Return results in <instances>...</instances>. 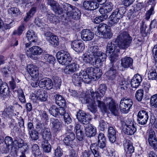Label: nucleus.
<instances>
[{"mask_svg":"<svg viewBox=\"0 0 157 157\" xmlns=\"http://www.w3.org/2000/svg\"><path fill=\"white\" fill-rule=\"evenodd\" d=\"M102 73L101 70L98 68H89L86 71L82 70L78 73H75L72 76V81L76 86H80L82 82L89 83L92 80L99 78Z\"/></svg>","mask_w":157,"mask_h":157,"instance_id":"obj_1","label":"nucleus"},{"mask_svg":"<svg viewBox=\"0 0 157 157\" xmlns=\"http://www.w3.org/2000/svg\"><path fill=\"white\" fill-rule=\"evenodd\" d=\"M132 40L127 32H122L117 37L116 41L112 40L108 42L106 47V54L109 55L111 53L119 52L120 48H127L130 46Z\"/></svg>","mask_w":157,"mask_h":157,"instance_id":"obj_2","label":"nucleus"},{"mask_svg":"<svg viewBox=\"0 0 157 157\" xmlns=\"http://www.w3.org/2000/svg\"><path fill=\"white\" fill-rule=\"evenodd\" d=\"M56 57L59 63L63 65L68 64L72 60L69 53L65 50L58 51L56 53Z\"/></svg>","mask_w":157,"mask_h":157,"instance_id":"obj_3","label":"nucleus"},{"mask_svg":"<svg viewBox=\"0 0 157 157\" xmlns=\"http://www.w3.org/2000/svg\"><path fill=\"white\" fill-rule=\"evenodd\" d=\"M63 9L64 12L66 13L67 17L70 19H76L79 18L78 14L75 11L73 12L75 7L69 4L63 3Z\"/></svg>","mask_w":157,"mask_h":157,"instance_id":"obj_4","label":"nucleus"},{"mask_svg":"<svg viewBox=\"0 0 157 157\" xmlns=\"http://www.w3.org/2000/svg\"><path fill=\"white\" fill-rule=\"evenodd\" d=\"M132 104V99L129 98L122 99L120 102L119 105L120 111L123 113H128Z\"/></svg>","mask_w":157,"mask_h":157,"instance_id":"obj_5","label":"nucleus"},{"mask_svg":"<svg viewBox=\"0 0 157 157\" xmlns=\"http://www.w3.org/2000/svg\"><path fill=\"white\" fill-rule=\"evenodd\" d=\"M42 52L43 50L40 47L37 46H34L27 51L26 54L28 57L36 59L37 58L34 56L40 55Z\"/></svg>","mask_w":157,"mask_h":157,"instance_id":"obj_6","label":"nucleus"},{"mask_svg":"<svg viewBox=\"0 0 157 157\" xmlns=\"http://www.w3.org/2000/svg\"><path fill=\"white\" fill-rule=\"evenodd\" d=\"M5 143L6 144V147H3L2 150L4 153H8L10 150V147L11 148V151L12 152L16 151L15 147L13 146V138L10 136H6L4 139Z\"/></svg>","mask_w":157,"mask_h":157,"instance_id":"obj_7","label":"nucleus"},{"mask_svg":"<svg viewBox=\"0 0 157 157\" xmlns=\"http://www.w3.org/2000/svg\"><path fill=\"white\" fill-rule=\"evenodd\" d=\"M148 141L151 147L157 151V140L155 132L152 130H150L149 132Z\"/></svg>","mask_w":157,"mask_h":157,"instance_id":"obj_8","label":"nucleus"},{"mask_svg":"<svg viewBox=\"0 0 157 157\" xmlns=\"http://www.w3.org/2000/svg\"><path fill=\"white\" fill-rule=\"evenodd\" d=\"M123 146L126 157H131L135 150L132 143L129 140L125 139L124 141Z\"/></svg>","mask_w":157,"mask_h":157,"instance_id":"obj_9","label":"nucleus"},{"mask_svg":"<svg viewBox=\"0 0 157 157\" xmlns=\"http://www.w3.org/2000/svg\"><path fill=\"white\" fill-rule=\"evenodd\" d=\"M107 89V87L105 84H101L99 87L98 91H96L94 92H91V95L92 98L94 99L97 98L100 99L101 97H102L105 94Z\"/></svg>","mask_w":157,"mask_h":157,"instance_id":"obj_10","label":"nucleus"},{"mask_svg":"<svg viewBox=\"0 0 157 157\" xmlns=\"http://www.w3.org/2000/svg\"><path fill=\"white\" fill-rule=\"evenodd\" d=\"M148 112L144 110H140L137 114V121L140 124L144 125L146 124L148 119Z\"/></svg>","mask_w":157,"mask_h":157,"instance_id":"obj_11","label":"nucleus"},{"mask_svg":"<svg viewBox=\"0 0 157 157\" xmlns=\"http://www.w3.org/2000/svg\"><path fill=\"white\" fill-rule=\"evenodd\" d=\"M76 116L78 120L83 124H89L90 119L89 116L82 110H79L77 113Z\"/></svg>","mask_w":157,"mask_h":157,"instance_id":"obj_12","label":"nucleus"},{"mask_svg":"<svg viewBox=\"0 0 157 157\" xmlns=\"http://www.w3.org/2000/svg\"><path fill=\"white\" fill-rule=\"evenodd\" d=\"M28 72L32 78H38L39 75L38 68L33 64H28L27 66Z\"/></svg>","mask_w":157,"mask_h":157,"instance_id":"obj_13","label":"nucleus"},{"mask_svg":"<svg viewBox=\"0 0 157 157\" xmlns=\"http://www.w3.org/2000/svg\"><path fill=\"white\" fill-rule=\"evenodd\" d=\"M108 79L111 81H113L116 78H120L118 75L115 67H109V70L106 73Z\"/></svg>","mask_w":157,"mask_h":157,"instance_id":"obj_14","label":"nucleus"},{"mask_svg":"<svg viewBox=\"0 0 157 157\" xmlns=\"http://www.w3.org/2000/svg\"><path fill=\"white\" fill-rule=\"evenodd\" d=\"M50 124L52 125V129L54 132H57L62 127V121L58 119L52 118L50 119Z\"/></svg>","mask_w":157,"mask_h":157,"instance_id":"obj_15","label":"nucleus"},{"mask_svg":"<svg viewBox=\"0 0 157 157\" xmlns=\"http://www.w3.org/2000/svg\"><path fill=\"white\" fill-rule=\"evenodd\" d=\"M34 95L35 98L41 101H45L47 100V94L46 92L42 89H38L35 91Z\"/></svg>","mask_w":157,"mask_h":157,"instance_id":"obj_16","label":"nucleus"},{"mask_svg":"<svg viewBox=\"0 0 157 157\" xmlns=\"http://www.w3.org/2000/svg\"><path fill=\"white\" fill-rule=\"evenodd\" d=\"M81 36L84 41H89L94 37V33L89 29H84L81 32Z\"/></svg>","mask_w":157,"mask_h":157,"instance_id":"obj_17","label":"nucleus"},{"mask_svg":"<svg viewBox=\"0 0 157 157\" xmlns=\"http://www.w3.org/2000/svg\"><path fill=\"white\" fill-rule=\"evenodd\" d=\"M96 128L91 124H88L85 127V133L86 136L89 137L94 136L97 133Z\"/></svg>","mask_w":157,"mask_h":157,"instance_id":"obj_18","label":"nucleus"},{"mask_svg":"<svg viewBox=\"0 0 157 157\" xmlns=\"http://www.w3.org/2000/svg\"><path fill=\"white\" fill-rule=\"evenodd\" d=\"M121 18L118 16L117 14L113 11L110 16L109 17V24L110 25L114 26L117 23L121 22Z\"/></svg>","mask_w":157,"mask_h":157,"instance_id":"obj_19","label":"nucleus"},{"mask_svg":"<svg viewBox=\"0 0 157 157\" xmlns=\"http://www.w3.org/2000/svg\"><path fill=\"white\" fill-rule=\"evenodd\" d=\"M79 68V65L76 63L74 62L66 67L64 69V72L67 74H72L78 71Z\"/></svg>","mask_w":157,"mask_h":157,"instance_id":"obj_20","label":"nucleus"},{"mask_svg":"<svg viewBox=\"0 0 157 157\" xmlns=\"http://www.w3.org/2000/svg\"><path fill=\"white\" fill-rule=\"evenodd\" d=\"M0 94L3 98L9 97L10 94V90L7 84L3 82L0 87Z\"/></svg>","mask_w":157,"mask_h":157,"instance_id":"obj_21","label":"nucleus"},{"mask_svg":"<svg viewBox=\"0 0 157 157\" xmlns=\"http://www.w3.org/2000/svg\"><path fill=\"white\" fill-rule=\"evenodd\" d=\"M40 87L46 89H51L53 86L52 80L48 78L42 79L40 81Z\"/></svg>","mask_w":157,"mask_h":157,"instance_id":"obj_22","label":"nucleus"},{"mask_svg":"<svg viewBox=\"0 0 157 157\" xmlns=\"http://www.w3.org/2000/svg\"><path fill=\"white\" fill-rule=\"evenodd\" d=\"M142 80L141 76L139 74L134 75L132 79L131 80L130 84L132 88H136L140 85Z\"/></svg>","mask_w":157,"mask_h":157,"instance_id":"obj_23","label":"nucleus"},{"mask_svg":"<svg viewBox=\"0 0 157 157\" xmlns=\"http://www.w3.org/2000/svg\"><path fill=\"white\" fill-rule=\"evenodd\" d=\"M71 47L77 52H81L85 48L84 44L77 40H75L72 43Z\"/></svg>","mask_w":157,"mask_h":157,"instance_id":"obj_24","label":"nucleus"},{"mask_svg":"<svg viewBox=\"0 0 157 157\" xmlns=\"http://www.w3.org/2000/svg\"><path fill=\"white\" fill-rule=\"evenodd\" d=\"M133 63L132 59L130 57H125L121 59V65L123 67L126 68H132Z\"/></svg>","mask_w":157,"mask_h":157,"instance_id":"obj_25","label":"nucleus"},{"mask_svg":"<svg viewBox=\"0 0 157 157\" xmlns=\"http://www.w3.org/2000/svg\"><path fill=\"white\" fill-rule=\"evenodd\" d=\"M83 6L86 10H94L98 7V4L96 2L85 1Z\"/></svg>","mask_w":157,"mask_h":157,"instance_id":"obj_26","label":"nucleus"},{"mask_svg":"<svg viewBox=\"0 0 157 157\" xmlns=\"http://www.w3.org/2000/svg\"><path fill=\"white\" fill-rule=\"evenodd\" d=\"M85 98L86 103L89 104L88 109L93 113H95L97 111V108L96 106L94 105L95 99L93 98L92 99L90 98L86 97Z\"/></svg>","mask_w":157,"mask_h":157,"instance_id":"obj_27","label":"nucleus"},{"mask_svg":"<svg viewBox=\"0 0 157 157\" xmlns=\"http://www.w3.org/2000/svg\"><path fill=\"white\" fill-rule=\"evenodd\" d=\"M149 28H148L145 24V22L143 21H141L140 26V33L143 37L147 36L150 34Z\"/></svg>","mask_w":157,"mask_h":157,"instance_id":"obj_28","label":"nucleus"},{"mask_svg":"<svg viewBox=\"0 0 157 157\" xmlns=\"http://www.w3.org/2000/svg\"><path fill=\"white\" fill-rule=\"evenodd\" d=\"M109 59L110 63L109 67H115L118 60V55L117 53H111L109 54Z\"/></svg>","mask_w":157,"mask_h":157,"instance_id":"obj_29","label":"nucleus"},{"mask_svg":"<svg viewBox=\"0 0 157 157\" xmlns=\"http://www.w3.org/2000/svg\"><path fill=\"white\" fill-rule=\"evenodd\" d=\"M120 120L122 128L124 127H127L134 125L133 122L132 120L129 119H126L124 117H120Z\"/></svg>","mask_w":157,"mask_h":157,"instance_id":"obj_30","label":"nucleus"},{"mask_svg":"<svg viewBox=\"0 0 157 157\" xmlns=\"http://www.w3.org/2000/svg\"><path fill=\"white\" fill-rule=\"evenodd\" d=\"M95 144H91L90 146L91 152L94 155V157H101V153L103 151H101L100 149L96 146H95Z\"/></svg>","mask_w":157,"mask_h":157,"instance_id":"obj_31","label":"nucleus"},{"mask_svg":"<svg viewBox=\"0 0 157 157\" xmlns=\"http://www.w3.org/2000/svg\"><path fill=\"white\" fill-rule=\"evenodd\" d=\"M75 138V135L65 134V136L63 140L64 143L66 146L71 147Z\"/></svg>","mask_w":157,"mask_h":157,"instance_id":"obj_32","label":"nucleus"},{"mask_svg":"<svg viewBox=\"0 0 157 157\" xmlns=\"http://www.w3.org/2000/svg\"><path fill=\"white\" fill-rule=\"evenodd\" d=\"M26 37L30 42H35L37 40V37L34 32L32 30H29L26 33Z\"/></svg>","mask_w":157,"mask_h":157,"instance_id":"obj_33","label":"nucleus"},{"mask_svg":"<svg viewBox=\"0 0 157 157\" xmlns=\"http://www.w3.org/2000/svg\"><path fill=\"white\" fill-rule=\"evenodd\" d=\"M113 9V5L111 2H107L103 8H100L99 12L100 13H107L111 11Z\"/></svg>","mask_w":157,"mask_h":157,"instance_id":"obj_34","label":"nucleus"},{"mask_svg":"<svg viewBox=\"0 0 157 157\" xmlns=\"http://www.w3.org/2000/svg\"><path fill=\"white\" fill-rule=\"evenodd\" d=\"M98 47L97 45L91 46L89 48V53L91 56L97 57L99 54L100 51H99Z\"/></svg>","mask_w":157,"mask_h":157,"instance_id":"obj_35","label":"nucleus"},{"mask_svg":"<svg viewBox=\"0 0 157 157\" xmlns=\"http://www.w3.org/2000/svg\"><path fill=\"white\" fill-rule=\"evenodd\" d=\"M109 108L112 113L116 116H118L120 114V112L118 108H116L115 104L111 101L109 103Z\"/></svg>","mask_w":157,"mask_h":157,"instance_id":"obj_36","label":"nucleus"},{"mask_svg":"<svg viewBox=\"0 0 157 157\" xmlns=\"http://www.w3.org/2000/svg\"><path fill=\"white\" fill-rule=\"evenodd\" d=\"M122 130L124 134L128 135H132L135 132L136 129L133 125L126 128L124 127L122 128Z\"/></svg>","mask_w":157,"mask_h":157,"instance_id":"obj_37","label":"nucleus"},{"mask_svg":"<svg viewBox=\"0 0 157 157\" xmlns=\"http://www.w3.org/2000/svg\"><path fill=\"white\" fill-rule=\"evenodd\" d=\"M95 57L90 56L89 55L84 54L83 57V60L86 63H90L93 65H95Z\"/></svg>","mask_w":157,"mask_h":157,"instance_id":"obj_38","label":"nucleus"},{"mask_svg":"<svg viewBox=\"0 0 157 157\" xmlns=\"http://www.w3.org/2000/svg\"><path fill=\"white\" fill-rule=\"evenodd\" d=\"M41 133L43 139L44 140L42 142H48L51 140L52 135L50 130H46Z\"/></svg>","mask_w":157,"mask_h":157,"instance_id":"obj_39","label":"nucleus"},{"mask_svg":"<svg viewBox=\"0 0 157 157\" xmlns=\"http://www.w3.org/2000/svg\"><path fill=\"white\" fill-rule=\"evenodd\" d=\"M95 99H96L98 107L102 113H105L106 112L107 108L104 102L100 101L101 99L97 98H95Z\"/></svg>","mask_w":157,"mask_h":157,"instance_id":"obj_40","label":"nucleus"},{"mask_svg":"<svg viewBox=\"0 0 157 157\" xmlns=\"http://www.w3.org/2000/svg\"><path fill=\"white\" fill-rule=\"evenodd\" d=\"M110 26H109L107 24L101 23L99 24L97 27V30L99 33V35L107 30L108 29H110Z\"/></svg>","mask_w":157,"mask_h":157,"instance_id":"obj_41","label":"nucleus"},{"mask_svg":"<svg viewBox=\"0 0 157 157\" xmlns=\"http://www.w3.org/2000/svg\"><path fill=\"white\" fill-rule=\"evenodd\" d=\"M100 54L97 57H95V63L96 64L99 63L105 60L106 58V55L104 53L100 52Z\"/></svg>","mask_w":157,"mask_h":157,"instance_id":"obj_42","label":"nucleus"},{"mask_svg":"<svg viewBox=\"0 0 157 157\" xmlns=\"http://www.w3.org/2000/svg\"><path fill=\"white\" fill-rule=\"evenodd\" d=\"M13 106L10 105L4 109L3 114L6 117H10L13 115Z\"/></svg>","mask_w":157,"mask_h":157,"instance_id":"obj_43","label":"nucleus"},{"mask_svg":"<svg viewBox=\"0 0 157 157\" xmlns=\"http://www.w3.org/2000/svg\"><path fill=\"white\" fill-rule=\"evenodd\" d=\"M46 129V126L43 123L38 122L36 124L35 130L38 132L41 133L45 130Z\"/></svg>","mask_w":157,"mask_h":157,"instance_id":"obj_44","label":"nucleus"},{"mask_svg":"<svg viewBox=\"0 0 157 157\" xmlns=\"http://www.w3.org/2000/svg\"><path fill=\"white\" fill-rule=\"evenodd\" d=\"M41 147L44 151L48 153L51 151V146L48 142H42Z\"/></svg>","mask_w":157,"mask_h":157,"instance_id":"obj_45","label":"nucleus"},{"mask_svg":"<svg viewBox=\"0 0 157 157\" xmlns=\"http://www.w3.org/2000/svg\"><path fill=\"white\" fill-rule=\"evenodd\" d=\"M29 133L31 139L33 140H36L39 138V132L35 129L32 130V131L29 132Z\"/></svg>","mask_w":157,"mask_h":157,"instance_id":"obj_46","label":"nucleus"},{"mask_svg":"<svg viewBox=\"0 0 157 157\" xmlns=\"http://www.w3.org/2000/svg\"><path fill=\"white\" fill-rule=\"evenodd\" d=\"M101 37L105 39H110L113 36V33L111 32V28L108 29L107 30L101 34Z\"/></svg>","mask_w":157,"mask_h":157,"instance_id":"obj_47","label":"nucleus"},{"mask_svg":"<svg viewBox=\"0 0 157 157\" xmlns=\"http://www.w3.org/2000/svg\"><path fill=\"white\" fill-rule=\"evenodd\" d=\"M144 96V90L142 89H140L137 90L136 93L135 97L136 99L138 101H141Z\"/></svg>","mask_w":157,"mask_h":157,"instance_id":"obj_48","label":"nucleus"},{"mask_svg":"<svg viewBox=\"0 0 157 157\" xmlns=\"http://www.w3.org/2000/svg\"><path fill=\"white\" fill-rule=\"evenodd\" d=\"M48 41L54 47L58 46L59 44L58 38L55 35H53L51 37V38Z\"/></svg>","mask_w":157,"mask_h":157,"instance_id":"obj_49","label":"nucleus"},{"mask_svg":"<svg viewBox=\"0 0 157 157\" xmlns=\"http://www.w3.org/2000/svg\"><path fill=\"white\" fill-rule=\"evenodd\" d=\"M48 4L51 6V9L54 11L59 5L57 2L54 0H48Z\"/></svg>","mask_w":157,"mask_h":157,"instance_id":"obj_50","label":"nucleus"},{"mask_svg":"<svg viewBox=\"0 0 157 157\" xmlns=\"http://www.w3.org/2000/svg\"><path fill=\"white\" fill-rule=\"evenodd\" d=\"M58 108L55 105H52L49 109L50 114L55 117L58 116Z\"/></svg>","mask_w":157,"mask_h":157,"instance_id":"obj_51","label":"nucleus"},{"mask_svg":"<svg viewBox=\"0 0 157 157\" xmlns=\"http://www.w3.org/2000/svg\"><path fill=\"white\" fill-rule=\"evenodd\" d=\"M113 11L122 18L126 12V10L124 7H121L118 9H116Z\"/></svg>","mask_w":157,"mask_h":157,"instance_id":"obj_52","label":"nucleus"},{"mask_svg":"<svg viewBox=\"0 0 157 157\" xmlns=\"http://www.w3.org/2000/svg\"><path fill=\"white\" fill-rule=\"evenodd\" d=\"M8 11L9 14L13 15L14 16H17L20 14L21 13L19 9L16 7H11L8 10Z\"/></svg>","mask_w":157,"mask_h":157,"instance_id":"obj_53","label":"nucleus"},{"mask_svg":"<svg viewBox=\"0 0 157 157\" xmlns=\"http://www.w3.org/2000/svg\"><path fill=\"white\" fill-rule=\"evenodd\" d=\"M154 8V6H151L150 8L146 12L145 15V18L146 20H148L151 16L155 13Z\"/></svg>","mask_w":157,"mask_h":157,"instance_id":"obj_54","label":"nucleus"},{"mask_svg":"<svg viewBox=\"0 0 157 157\" xmlns=\"http://www.w3.org/2000/svg\"><path fill=\"white\" fill-rule=\"evenodd\" d=\"M25 29V26L23 24L20 25L16 30H15L13 33V35H17L20 36L21 35Z\"/></svg>","mask_w":157,"mask_h":157,"instance_id":"obj_55","label":"nucleus"},{"mask_svg":"<svg viewBox=\"0 0 157 157\" xmlns=\"http://www.w3.org/2000/svg\"><path fill=\"white\" fill-rule=\"evenodd\" d=\"M17 94V96L20 101L22 103H25L26 101V100L22 90L21 89H20L18 90Z\"/></svg>","mask_w":157,"mask_h":157,"instance_id":"obj_56","label":"nucleus"},{"mask_svg":"<svg viewBox=\"0 0 157 157\" xmlns=\"http://www.w3.org/2000/svg\"><path fill=\"white\" fill-rule=\"evenodd\" d=\"M54 85L56 88L59 89L61 84V80L59 77L56 76L53 78Z\"/></svg>","mask_w":157,"mask_h":157,"instance_id":"obj_57","label":"nucleus"},{"mask_svg":"<svg viewBox=\"0 0 157 157\" xmlns=\"http://www.w3.org/2000/svg\"><path fill=\"white\" fill-rule=\"evenodd\" d=\"M148 78L150 79L156 80L157 78V74L155 69L150 70L148 74Z\"/></svg>","mask_w":157,"mask_h":157,"instance_id":"obj_58","label":"nucleus"},{"mask_svg":"<svg viewBox=\"0 0 157 157\" xmlns=\"http://www.w3.org/2000/svg\"><path fill=\"white\" fill-rule=\"evenodd\" d=\"M10 86L13 92H17V93L18 90L21 89L20 87L17 86L15 82L13 80L10 82Z\"/></svg>","mask_w":157,"mask_h":157,"instance_id":"obj_59","label":"nucleus"},{"mask_svg":"<svg viewBox=\"0 0 157 157\" xmlns=\"http://www.w3.org/2000/svg\"><path fill=\"white\" fill-rule=\"evenodd\" d=\"M117 80L118 84L121 86L120 87L121 90H125L127 89V84L123 78H119V79H117Z\"/></svg>","mask_w":157,"mask_h":157,"instance_id":"obj_60","label":"nucleus"},{"mask_svg":"<svg viewBox=\"0 0 157 157\" xmlns=\"http://www.w3.org/2000/svg\"><path fill=\"white\" fill-rule=\"evenodd\" d=\"M151 105L155 107H157V94L152 96L150 99Z\"/></svg>","mask_w":157,"mask_h":157,"instance_id":"obj_61","label":"nucleus"},{"mask_svg":"<svg viewBox=\"0 0 157 157\" xmlns=\"http://www.w3.org/2000/svg\"><path fill=\"white\" fill-rule=\"evenodd\" d=\"M98 147L100 149L101 151H104L105 150L106 145V141H98Z\"/></svg>","mask_w":157,"mask_h":157,"instance_id":"obj_62","label":"nucleus"},{"mask_svg":"<svg viewBox=\"0 0 157 157\" xmlns=\"http://www.w3.org/2000/svg\"><path fill=\"white\" fill-rule=\"evenodd\" d=\"M54 154L55 156L57 157H60L63 155V151L59 147H58L55 150Z\"/></svg>","mask_w":157,"mask_h":157,"instance_id":"obj_63","label":"nucleus"},{"mask_svg":"<svg viewBox=\"0 0 157 157\" xmlns=\"http://www.w3.org/2000/svg\"><path fill=\"white\" fill-rule=\"evenodd\" d=\"M1 71L3 75L5 77H7L9 76L10 71L9 70V67L8 66L6 67H4L1 69Z\"/></svg>","mask_w":157,"mask_h":157,"instance_id":"obj_64","label":"nucleus"}]
</instances>
